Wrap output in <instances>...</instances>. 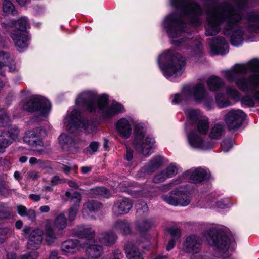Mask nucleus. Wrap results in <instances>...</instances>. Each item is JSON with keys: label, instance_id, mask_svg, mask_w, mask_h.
Instances as JSON below:
<instances>
[{"label": "nucleus", "instance_id": "obj_64", "mask_svg": "<svg viewBox=\"0 0 259 259\" xmlns=\"http://www.w3.org/2000/svg\"><path fill=\"white\" fill-rule=\"evenodd\" d=\"M29 198L35 202H38L40 200V195L35 194H31L29 195Z\"/></svg>", "mask_w": 259, "mask_h": 259}, {"label": "nucleus", "instance_id": "obj_49", "mask_svg": "<svg viewBox=\"0 0 259 259\" xmlns=\"http://www.w3.org/2000/svg\"><path fill=\"white\" fill-rule=\"evenodd\" d=\"M168 231L171 236V239L177 240L181 236V231L178 228L174 227L169 228L168 229Z\"/></svg>", "mask_w": 259, "mask_h": 259}, {"label": "nucleus", "instance_id": "obj_39", "mask_svg": "<svg viewBox=\"0 0 259 259\" xmlns=\"http://www.w3.org/2000/svg\"><path fill=\"white\" fill-rule=\"evenodd\" d=\"M11 61H12V57L9 53L0 51V74H3V68Z\"/></svg>", "mask_w": 259, "mask_h": 259}, {"label": "nucleus", "instance_id": "obj_46", "mask_svg": "<svg viewBox=\"0 0 259 259\" xmlns=\"http://www.w3.org/2000/svg\"><path fill=\"white\" fill-rule=\"evenodd\" d=\"M226 93L234 99H238L240 97L239 92L236 88L231 86L226 87Z\"/></svg>", "mask_w": 259, "mask_h": 259}, {"label": "nucleus", "instance_id": "obj_13", "mask_svg": "<svg viewBox=\"0 0 259 259\" xmlns=\"http://www.w3.org/2000/svg\"><path fill=\"white\" fill-rule=\"evenodd\" d=\"M81 98L78 96L76 100V105L77 109H74L69 116H67L65 119L67 130L70 133L78 134L79 133L80 124L81 122V111L80 104Z\"/></svg>", "mask_w": 259, "mask_h": 259}, {"label": "nucleus", "instance_id": "obj_16", "mask_svg": "<svg viewBox=\"0 0 259 259\" xmlns=\"http://www.w3.org/2000/svg\"><path fill=\"white\" fill-rule=\"evenodd\" d=\"M245 114L241 110H232L226 114L224 120L229 130L238 128L245 119Z\"/></svg>", "mask_w": 259, "mask_h": 259}, {"label": "nucleus", "instance_id": "obj_26", "mask_svg": "<svg viewBox=\"0 0 259 259\" xmlns=\"http://www.w3.org/2000/svg\"><path fill=\"white\" fill-rule=\"evenodd\" d=\"M177 168L173 165L168 166L165 169L156 174L153 178L155 183H160L165 181L167 179L173 177L177 175Z\"/></svg>", "mask_w": 259, "mask_h": 259}, {"label": "nucleus", "instance_id": "obj_42", "mask_svg": "<svg viewBox=\"0 0 259 259\" xmlns=\"http://www.w3.org/2000/svg\"><path fill=\"white\" fill-rule=\"evenodd\" d=\"M215 102L218 106L221 108L228 107L230 102L225 99V95L223 93H218L215 96Z\"/></svg>", "mask_w": 259, "mask_h": 259}, {"label": "nucleus", "instance_id": "obj_21", "mask_svg": "<svg viewBox=\"0 0 259 259\" xmlns=\"http://www.w3.org/2000/svg\"><path fill=\"white\" fill-rule=\"evenodd\" d=\"M81 243L79 240L68 239L61 244V250L65 255H70L79 251Z\"/></svg>", "mask_w": 259, "mask_h": 259}, {"label": "nucleus", "instance_id": "obj_20", "mask_svg": "<svg viewBox=\"0 0 259 259\" xmlns=\"http://www.w3.org/2000/svg\"><path fill=\"white\" fill-rule=\"evenodd\" d=\"M188 140L190 146L194 148L206 150L213 147L212 143L205 142L201 136L194 132L188 135Z\"/></svg>", "mask_w": 259, "mask_h": 259}, {"label": "nucleus", "instance_id": "obj_62", "mask_svg": "<svg viewBox=\"0 0 259 259\" xmlns=\"http://www.w3.org/2000/svg\"><path fill=\"white\" fill-rule=\"evenodd\" d=\"M76 212V210L74 208H72L70 210L69 212V219L70 221H73L75 219Z\"/></svg>", "mask_w": 259, "mask_h": 259}, {"label": "nucleus", "instance_id": "obj_55", "mask_svg": "<svg viewBox=\"0 0 259 259\" xmlns=\"http://www.w3.org/2000/svg\"><path fill=\"white\" fill-rule=\"evenodd\" d=\"M65 181V179H61L58 176H55L51 178V184L52 186H54L59 184L63 183Z\"/></svg>", "mask_w": 259, "mask_h": 259}, {"label": "nucleus", "instance_id": "obj_3", "mask_svg": "<svg viewBox=\"0 0 259 259\" xmlns=\"http://www.w3.org/2000/svg\"><path fill=\"white\" fill-rule=\"evenodd\" d=\"M82 106L89 112L101 114L104 118H109L124 111L123 106L118 103H113L109 107L108 97L106 94L100 96L91 91L83 92Z\"/></svg>", "mask_w": 259, "mask_h": 259}, {"label": "nucleus", "instance_id": "obj_36", "mask_svg": "<svg viewBox=\"0 0 259 259\" xmlns=\"http://www.w3.org/2000/svg\"><path fill=\"white\" fill-rule=\"evenodd\" d=\"M210 123L206 117H202L196 122L197 131L202 135H206L209 128Z\"/></svg>", "mask_w": 259, "mask_h": 259}, {"label": "nucleus", "instance_id": "obj_17", "mask_svg": "<svg viewBox=\"0 0 259 259\" xmlns=\"http://www.w3.org/2000/svg\"><path fill=\"white\" fill-rule=\"evenodd\" d=\"M202 240L196 235L187 237L183 243V250L191 253H198L202 248Z\"/></svg>", "mask_w": 259, "mask_h": 259}, {"label": "nucleus", "instance_id": "obj_35", "mask_svg": "<svg viewBox=\"0 0 259 259\" xmlns=\"http://www.w3.org/2000/svg\"><path fill=\"white\" fill-rule=\"evenodd\" d=\"M95 236V231L89 226H82V244L84 242L93 243L92 239Z\"/></svg>", "mask_w": 259, "mask_h": 259}, {"label": "nucleus", "instance_id": "obj_51", "mask_svg": "<svg viewBox=\"0 0 259 259\" xmlns=\"http://www.w3.org/2000/svg\"><path fill=\"white\" fill-rule=\"evenodd\" d=\"M232 145L231 139L224 140L221 144L222 149L225 152H228L232 148Z\"/></svg>", "mask_w": 259, "mask_h": 259}, {"label": "nucleus", "instance_id": "obj_7", "mask_svg": "<svg viewBox=\"0 0 259 259\" xmlns=\"http://www.w3.org/2000/svg\"><path fill=\"white\" fill-rule=\"evenodd\" d=\"M145 127L141 124H137L135 130L134 146L136 150L143 154L145 156H148L151 154L155 140L150 136L145 138Z\"/></svg>", "mask_w": 259, "mask_h": 259}, {"label": "nucleus", "instance_id": "obj_47", "mask_svg": "<svg viewBox=\"0 0 259 259\" xmlns=\"http://www.w3.org/2000/svg\"><path fill=\"white\" fill-rule=\"evenodd\" d=\"M98 147L99 144L98 142H92L90 144L88 147L84 149L83 152L84 153L92 155L97 151Z\"/></svg>", "mask_w": 259, "mask_h": 259}, {"label": "nucleus", "instance_id": "obj_5", "mask_svg": "<svg viewBox=\"0 0 259 259\" xmlns=\"http://www.w3.org/2000/svg\"><path fill=\"white\" fill-rule=\"evenodd\" d=\"M161 57L168 62L162 68L165 76L169 77L180 75L185 66V59L180 54L172 51L163 53Z\"/></svg>", "mask_w": 259, "mask_h": 259}, {"label": "nucleus", "instance_id": "obj_38", "mask_svg": "<svg viewBox=\"0 0 259 259\" xmlns=\"http://www.w3.org/2000/svg\"><path fill=\"white\" fill-rule=\"evenodd\" d=\"M224 133V126L223 124H215L211 129L209 137L211 139H218L221 138Z\"/></svg>", "mask_w": 259, "mask_h": 259}, {"label": "nucleus", "instance_id": "obj_45", "mask_svg": "<svg viewBox=\"0 0 259 259\" xmlns=\"http://www.w3.org/2000/svg\"><path fill=\"white\" fill-rule=\"evenodd\" d=\"M101 205L100 203L92 200L85 203L83 205V208L84 209H88L90 211H95L99 210L101 208Z\"/></svg>", "mask_w": 259, "mask_h": 259}, {"label": "nucleus", "instance_id": "obj_57", "mask_svg": "<svg viewBox=\"0 0 259 259\" xmlns=\"http://www.w3.org/2000/svg\"><path fill=\"white\" fill-rule=\"evenodd\" d=\"M183 96H186L187 97H188V94H185L183 92V91H182V93L181 94H177L175 95L174 98L172 100V103L176 104L179 102H180L183 97Z\"/></svg>", "mask_w": 259, "mask_h": 259}, {"label": "nucleus", "instance_id": "obj_31", "mask_svg": "<svg viewBox=\"0 0 259 259\" xmlns=\"http://www.w3.org/2000/svg\"><path fill=\"white\" fill-rule=\"evenodd\" d=\"M113 228L115 231L124 235L129 234L131 232L130 224L125 220H118L115 221L113 225Z\"/></svg>", "mask_w": 259, "mask_h": 259}, {"label": "nucleus", "instance_id": "obj_30", "mask_svg": "<svg viewBox=\"0 0 259 259\" xmlns=\"http://www.w3.org/2000/svg\"><path fill=\"white\" fill-rule=\"evenodd\" d=\"M116 239V235L112 232H102L97 236L99 242L107 246L113 245Z\"/></svg>", "mask_w": 259, "mask_h": 259}, {"label": "nucleus", "instance_id": "obj_4", "mask_svg": "<svg viewBox=\"0 0 259 259\" xmlns=\"http://www.w3.org/2000/svg\"><path fill=\"white\" fill-rule=\"evenodd\" d=\"M170 4L183 15L188 17L192 24L199 25L201 24L199 16L202 14V10L195 0H170Z\"/></svg>", "mask_w": 259, "mask_h": 259}, {"label": "nucleus", "instance_id": "obj_34", "mask_svg": "<svg viewBox=\"0 0 259 259\" xmlns=\"http://www.w3.org/2000/svg\"><path fill=\"white\" fill-rule=\"evenodd\" d=\"M125 252L128 259H143L142 253L132 243H127L125 245Z\"/></svg>", "mask_w": 259, "mask_h": 259}, {"label": "nucleus", "instance_id": "obj_19", "mask_svg": "<svg viewBox=\"0 0 259 259\" xmlns=\"http://www.w3.org/2000/svg\"><path fill=\"white\" fill-rule=\"evenodd\" d=\"M209 44L211 51L215 54L224 55L228 52V43L222 37H218L209 39Z\"/></svg>", "mask_w": 259, "mask_h": 259}, {"label": "nucleus", "instance_id": "obj_25", "mask_svg": "<svg viewBox=\"0 0 259 259\" xmlns=\"http://www.w3.org/2000/svg\"><path fill=\"white\" fill-rule=\"evenodd\" d=\"M91 243H83V244H82V249H85L87 259H98L102 253V247Z\"/></svg>", "mask_w": 259, "mask_h": 259}, {"label": "nucleus", "instance_id": "obj_44", "mask_svg": "<svg viewBox=\"0 0 259 259\" xmlns=\"http://www.w3.org/2000/svg\"><path fill=\"white\" fill-rule=\"evenodd\" d=\"M3 9L4 12L6 14H12L15 15L16 13L14 5L9 1H4Z\"/></svg>", "mask_w": 259, "mask_h": 259}, {"label": "nucleus", "instance_id": "obj_10", "mask_svg": "<svg viewBox=\"0 0 259 259\" xmlns=\"http://www.w3.org/2000/svg\"><path fill=\"white\" fill-rule=\"evenodd\" d=\"M164 28L170 37L177 38L181 36L186 28V24L182 18L176 14L167 16L163 23Z\"/></svg>", "mask_w": 259, "mask_h": 259}, {"label": "nucleus", "instance_id": "obj_14", "mask_svg": "<svg viewBox=\"0 0 259 259\" xmlns=\"http://www.w3.org/2000/svg\"><path fill=\"white\" fill-rule=\"evenodd\" d=\"M162 199L167 203L174 206H186L191 201L188 193L186 191L175 190L167 195H163Z\"/></svg>", "mask_w": 259, "mask_h": 259}, {"label": "nucleus", "instance_id": "obj_2", "mask_svg": "<svg viewBox=\"0 0 259 259\" xmlns=\"http://www.w3.org/2000/svg\"><path fill=\"white\" fill-rule=\"evenodd\" d=\"M222 73L228 82H234L244 92L253 93L259 99V59H252L247 64H236Z\"/></svg>", "mask_w": 259, "mask_h": 259}, {"label": "nucleus", "instance_id": "obj_8", "mask_svg": "<svg viewBox=\"0 0 259 259\" xmlns=\"http://www.w3.org/2000/svg\"><path fill=\"white\" fill-rule=\"evenodd\" d=\"M16 28L11 33V38L19 51L26 48L28 46V35L26 30L29 28V24L25 17L19 19L15 24H13Z\"/></svg>", "mask_w": 259, "mask_h": 259}, {"label": "nucleus", "instance_id": "obj_63", "mask_svg": "<svg viewBox=\"0 0 259 259\" xmlns=\"http://www.w3.org/2000/svg\"><path fill=\"white\" fill-rule=\"evenodd\" d=\"M48 259H59L58 252L57 251H52L50 253Z\"/></svg>", "mask_w": 259, "mask_h": 259}, {"label": "nucleus", "instance_id": "obj_41", "mask_svg": "<svg viewBox=\"0 0 259 259\" xmlns=\"http://www.w3.org/2000/svg\"><path fill=\"white\" fill-rule=\"evenodd\" d=\"M67 220L64 213L57 215L54 221V225L60 230H63L66 227Z\"/></svg>", "mask_w": 259, "mask_h": 259}, {"label": "nucleus", "instance_id": "obj_56", "mask_svg": "<svg viewBox=\"0 0 259 259\" xmlns=\"http://www.w3.org/2000/svg\"><path fill=\"white\" fill-rule=\"evenodd\" d=\"M7 65L9 67L10 72L17 71L19 69V66L16 64L13 58L12 61H11L10 63H9Z\"/></svg>", "mask_w": 259, "mask_h": 259}, {"label": "nucleus", "instance_id": "obj_24", "mask_svg": "<svg viewBox=\"0 0 259 259\" xmlns=\"http://www.w3.org/2000/svg\"><path fill=\"white\" fill-rule=\"evenodd\" d=\"M132 207V203L129 199L124 198L115 202L113 212L117 216L127 213Z\"/></svg>", "mask_w": 259, "mask_h": 259}, {"label": "nucleus", "instance_id": "obj_22", "mask_svg": "<svg viewBox=\"0 0 259 259\" xmlns=\"http://www.w3.org/2000/svg\"><path fill=\"white\" fill-rule=\"evenodd\" d=\"M78 137L73 138L66 133L61 134L58 138V144L63 150H69L71 147H76Z\"/></svg>", "mask_w": 259, "mask_h": 259}, {"label": "nucleus", "instance_id": "obj_59", "mask_svg": "<svg viewBox=\"0 0 259 259\" xmlns=\"http://www.w3.org/2000/svg\"><path fill=\"white\" fill-rule=\"evenodd\" d=\"M25 215L27 216L31 221H34L36 218L35 211L33 209H29L27 210Z\"/></svg>", "mask_w": 259, "mask_h": 259}, {"label": "nucleus", "instance_id": "obj_58", "mask_svg": "<svg viewBox=\"0 0 259 259\" xmlns=\"http://www.w3.org/2000/svg\"><path fill=\"white\" fill-rule=\"evenodd\" d=\"M27 210L26 207L23 205H19L17 206L18 213L21 216L25 215Z\"/></svg>", "mask_w": 259, "mask_h": 259}, {"label": "nucleus", "instance_id": "obj_1", "mask_svg": "<svg viewBox=\"0 0 259 259\" xmlns=\"http://www.w3.org/2000/svg\"><path fill=\"white\" fill-rule=\"evenodd\" d=\"M237 7L234 8L229 5L219 7L210 8L207 12V24L205 35L211 36L220 31V26L226 23L224 30L225 35L230 36V41L233 46H237L243 41L244 28L238 25L242 18L243 9L247 0H237Z\"/></svg>", "mask_w": 259, "mask_h": 259}, {"label": "nucleus", "instance_id": "obj_6", "mask_svg": "<svg viewBox=\"0 0 259 259\" xmlns=\"http://www.w3.org/2000/svg\"><path fill=\"white\" fill-rule=\"evenodd\" d=\"M20 105L25 111L36 112L42 116L48 115L51 108L50 101L38 95L31 96L28 101L21 102Z\"/></svg>", "mask_w": 259, "mask_h": 259}, {"label": "nucleus", "instance_id": "obj_15", "mask_svg": "<svg viewBox=\"0 0 259 259\" xmlns=\"http://www.w3.org/2000/svg\"><path fill=\"white\" fill-rule=\"evenodd\" d=\"M23 234H29L27 244L28 249L35 250L38 249L42 242L44 232L40 229H36L31 231V228L25 226L23 230Z\"/></svg>", "mask_w": 259, "mask_h": 259}, {"label": "nucleus", "instance_id": "obj_48", "mask_svg": "<svg viewBox=\"0 0 259 259\" xmlns=\"http://www.w3.org/2000/svg\"><path fill=\"white\" fill-rule=\"evenodd\" d=\"M246 93H248L247 92H246ZM253 95V98L250 97L249 95H246L241 100V102L243 104L252 107L254 105V102L253 100V98L255 100H258L257 99H256L254 97V95L253 93H250Z\"/></svg>", "mask_w": 259, "mask_h": 259}, {"label": "nucleus", "instance_id": "obj_29", "mask_svg": "<svg viewBox=\"0 0 259 259\" xmlns=\"http://www.w3.org/2000/svg\"><path fill=\"white\" fill-rule=\"evenodd\" d=\"M23 141L32 147L42 145V141L40 135L34 131L26 132L23 137Z\"/></svg>", "mask_w": 259, "mask_h": 259}, {"label": "nucleus", "instance_id": "obj_33", "mask_svg": "<svg viewBox=\"0 0 259 259\" xmlns=\"http://www.w3.org/2000/svg\"><path fill=\"white\" fill-rule=\"evenodd\" d=\"M207 85L209 89L212 91H216L224 87L225 82L224 80L217 76H211L207 80Z\"/></svg>", "mask_w": 259, "mask_h": 259}, {"label": "nucleus", "instance_id": "obj_18", "mask_svg": "<svg viewBox=\"0 0 259 259\" xmlns=\"http://www.w3.org/2000/svg\"><path fill=\"white\" fill-rule=\"evenodd\" d=\"M19 130L17 127L10 128L8 132L3 131L0 134V153L5 152V149L12 143V140L18 139Z\"/></svg>", "mask_w": 259, "mask_h": 259}, {"label": "nucleus", "instance_id": "obj_27", "mask_svg": "<svg viewBox=\"0 0 259 259\" xmlns=\"http://www.w3.org/2000/svg\"><path fill=\"white\" fill-rule=\"evenodd\" d=\"M116 129L120 136L123 138H128L131 134V125L129 121L125 118H121L116 124Z\"/></svg>", "mask_w": 259, "mask_h": 259}, {"label": "nucleus", "instance_id": "obj_54", "mask_svg": "<svg viewBox=\"0 0 259 259\" xmlns=\"http://www.w3.org/2000/svg\"><path fill=\"white\" fill-rule=\"evenodd\" d=\"M124 256L121 250L118 249L114 250L112 252V256L111 259H123Z\"/></svg>", "mask_w": 259, "mask_h": 259}, {"label": "nucleus", "instance_id": "obj_40", "mask_svg": "<svg viewBox=\"0 0 259 259\" xmlns=\"http://www.w3.org/2000/svg\"><path fill=\"white\" fill-rule=\"evenodd\" d=\"M56 238L53 228L50 225H47L45 227V241L50 245L55 242Z\"/></svg>", "mask_w": 259, "mask_h": 259}, {"label": "nucleus", "instance_id": "obj_53", "mask_svg": "<svg viewBox=\"0 0 259 259\" xmlns=\"http://www.w3.org/2000/svg\"><path fill=\"white\" fill-rule=\"evenodd\" d=\"M38 255V252L34 251L21 256L19 259H36Z\"/></svg>", "mask_w": 259, "mask_h": 259}, {"label": "nucleus", "instance_id": "obj_12", "mask_svg": "<svg viewBox=\"0 0 259 259\" xmlns=\"http://www.w3.org/2000/svg\"><path fill=\"white\" fill-rule=\"evenodd\" d=\"M135 206L137 209V227L140 232L148 230L152 226L154 222L152 219L146 218L148 213V208L147 204L143 201H139Z\"/></svg>", "mask_w": 259, "mask_h": 259}, {"label": "nucleus", "instance_id": "obj_43", "mask_svg": "<svg viewBox=\"0 0 259 259\" xmlns=\"http://www.w3.org/2000/svg\"><path fill=\"white\" fill-rule=\"evenodd\" d=\"M11 120L6 111L5 109L0 110V127L8 125Z\"/></svg>", "mask_w": 259, "mask_h": 259}, {"label": "nucleus", "instance_id": "obj_32", "mask_svg": "<svg viewBox=\"0 0 259 259\" xmlns=\"http://www.w3.org/2000/svg\"><path fill=\"white\" fill-rule=\"evenodd\" d=\"M162 158L160 156H156L153 157L149 163L145 165L143 170L144 172L151 174L158 169L162 165Z\"/></svg>", "mask_w": 259, "mask_h": 259}, {"label": "nucleus", "instance_id": "obj_23", "mask_svg": "<svg viewBox=\"0 0 259 259\" xmlns=\"http://www.w3.org/2000/svg\"><path fill=\"white\" fill-rule=\"evenodd\" d=\"M185 175L189 176L190 181L195 184L201 183L205 179H209L210 175L207 171L201 168H198L194 170H190L186 172Z\"/></svg>", "mask_w": 259, "mask_h": 259}, {"label": "nucleus", "instance_id": "obj_60", "mask_svg": "<svg viewBox=\"0 0 259 259\" xmlns=\"http://www.w3.org/2000/svg\"><path fill=\"white\" fill-rule=\"evenodd\" d=\"M9 231L10 229L8 228L0 229V234L3 236V237H0V244H2L4 242L5 238H4V236H5Z\"/></svg>", "mask_w": 259, "mask_h": 259}, {"label": "nucleus", "instance_id": "obj_61", "mask_svg": "<svg viewBox=\"0 0 259 259\" xmlns=\"http://www.w3.org/2000/svg\"><path fill=\"white\" fill-rule=\"evenodd\" d=\"M28 176L29 178L32 180H37L39 177L38 173L35 171H29L28 173Z\"/></svg>", "mask_w": 259, "mask_h": 259}, {"label": "nucleus", "instance_id": "obj_9", "mask_svg": "<svg viewBox=\"0 0 259 259\" xmlns=\"http://www.w3.org/2000/svg\"><path fill=\"white\" fill-rule=\"evenodd\" d=\"M183 92L188 94V97L193 96L194 100L198 103L202 101L208 109L212 108L213 105V100L205 89L203 82L197 83L192 87H186L183 89Z\"/></svg>", "mask_w": 259, "mask_h": 259}, {"label": "nucleus", "instance_id": "obj_28", "mask_svg": "<svg viewBox=\"0 0 259 259\" xmlns=\"http://www.w3.org/2000/svg\"><path fill=\"white\" fill-rule=\"evenodd\" d=\"M246 21L248 30L250 32H259V14L254 12H250L247 14Z\"/></svg>", "mask_w": 259, "mask_h": 259}, {"label": "nucleus", "instance_id": "obj_11", "mask_svg": "<svg viewBox=\"0 0 259 259\" xmlns=\"http://www.w3.org/2000/svg\"><path fill=\"white\" fill-rule=\"evenodd\" d=\"M206 237L208 243L214 249L223 253L228 250L230 240L223 231L211 229L208 231Z\"/></svg>", "mask_w": 259, "mask_h": 259}, {"label": "nucleus", "instance_id": "obj_37", "mask_svg": "<svg viewBox=\"0 0 259 259\" xmlns=\"http://www.w3.org/2000/svg\"><path fill=\"white\" fill-rule=\"evenodd\" d=\"M185 113L188 119L192 122H197L203 117L199 110L191 108L185 110Z\"/></svg>", "mask_w": 259, "mask_h": 259}, {"label": "nucleus", "instance_id": "obj_50", "mask_svg": "<svg viewBox=\"0 0 259 259\" xmlns=\"http://www.w3.org/2000/svg\"><path fill=\"white\" fill-rule=\"evenodd\" d=\"M95 191L98 195L102 196L103 197L108 198L110 195L109 191L104 187L96 188Z\"/></svg>", "mask_w": 259, "mask_h": 259}, {"label": "nucleus", "instance_id": "obj_52", "mask_svg": "<svg viewBox=\"0 0 259 259\" xmlns=\"http://www.w3.org/2000/svg\"><path fill=\"white\" fill-rule=\"evenodd\" d=\"M77 166L75 165L73 166H68L63 165L62 167V170L66 175H69L71 173L75 174L77 169Z\"/></svg>", "mask_w": 259, "mask_h": 259}]
</instances>
